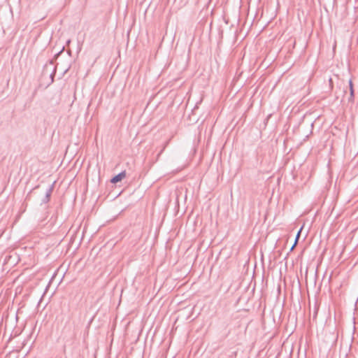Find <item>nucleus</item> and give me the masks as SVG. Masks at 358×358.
<instances>
[{
    "label": "nucleus",
    "mask_w": 358,
    "mask_h": 358,
    "mask_svg": "<svg viewBox=\"0 0 358 358\" xmlns=\"http://www.w3.org/2000/svg\"><path fill=\"white\" fill-rule=\"evenodd\" d=\"M55 183V182H54L52 185H50L48 187V188L46 189L45 195L42 200L43 203H46L50 201V196H51L53 189H54Z\"/></svg>",
    "instance_id": "nucleus-2"
},
{
    "label": "nucleus",
    "mask_w": 358,
    "mask_h": 358,
    "mask_svg": "<svg viewBox=\"0 0 358 358\" xmlns=\"http://www.w3.org/2000/svg\"><path fill=\"white\" fill-rule=\"evenodd\" d=\"M13 354V352L10 353L9 356L10 357L12 356Z\"/></svg>",
    "instance_id": "nucleus-11"
},
{
    "label": "nucleus",
    "mask_w": 358,
    "mask_h": 358,
    "mask_svg": "<svg viewBox=\"0 0 358 358\" xmlns=\"http://www.w3.org/2000/svg\"><path fill=\"white\" fill-rule=\"evenodd\" d=\"M20 57L22 55V50L20 51Z\"/></svg>",
    "instance_id": "nucleus-10"
},
{
    "label": "nucleus",
    "mask_w": 358,
    "mask_h": 358,
    "mask_svg": "<svg viewBox=\"0 0 358 358\" xmlns=\"http://www.w3.org/2000/svg\"><path fill=\"white\" fill-rule=\"evenodd\" d=\"M36 282H31L30 283H27L26 285H24V287L25 286L27 290H29V292H31L33 289L36 285Z\"/></svg>",
    "instance_id": "nucleus-7"
},
{
    "label": "nucleus",
    "mask_w": 358,
    "mask_h": 358,
    "mask_svg": "<svg viewBox=\"0 0 358 358\" xmlns=\"http://www.w3.org/2000/svg\"><path fill=\"white\" fill-rule=\"evenodd\" d=\"M125 177H126V171H123L119 173L118 174H117L116 176H113L110 179V182L115 184V183L121 181Z\"/></svg>",
    "instance_id": "nucleus-3"
},
{
    "label": "nucleus",
    "mask_w": 358,
    "mask_h": 358,
    "mask_svg": "<svg viewBox=\"0 0 358 358\" xmlns=\"http://www.w3.org/2000/svg\"><path fill=\"white\" fill-rule=\"evenodd\" d=\"M349 87H350V97L348 98V101H353L355 96V92L353 89V84L351 80L349 81Z\"/></svg>",
    "instance_id": "nucleus-5"
},
{
    "label": "nucleus",
    "mask_w": 358,
    "mask_h": 358,
    "mask_svg": "<svg viewBox=\"0 0 358 358\" xmlns=\"http://www.w3.org/2000/svg\"><path fill=\"white\" fill-rule=\"evenodd\" d=\"M169 143V141H166L164 145H163V148L162 149L160 150V152L158 153L157 156V160H158L159 156L162 155V153L164 152V150H165L166 145H168Z\"/></svg>",
    "instance_id": "nucleus-8"
},
{
    "label": "nucleus",
    "mask_w": 358,
    "mask_h": 358,
    "mask_svg": "<svg viewBox=\"0 0 358 358\" xmlns=\"http://www.w3.org/2000/svg\"><path fill=\"white\" fill-rule=\"evenodd\" d=\"M43 75L49 74L50 78V83H53L54 81V77L56 73V69L55 67L52 68V63L50 62L49 64H46L44 66Z\"/></svg>",
    "instance_id": "nucleus-1"
},
{
    "label": "nucleus",
    "mask_w": 358,
    "mask_h": 358,
    "mask_svg": "<svg viewBox=\"0 0 358 358\" xmlns=\"http://www.w3.org/2000/svg\"><path fill=\"white\" fill-rule=\"evenodd\" d=\"M301 231H302V227H301V229L298 231L297 234H296V238L294 239V243L293 244V245L292 246L290 250L292 251L294 248L295 246L297 245L298 243V241H299V239L300 238V236H301Z\"/></svg>",
    "instance_id": "nucleus-6"
},
{
    "label": "nucleus",
    "mask_w": 358,
    "mask_h": 358,
    "mask_svg": "<svg viewBox=\"0 0 358 358\" xmlns=\"http://www.w3.org/2000/svg\"><path fill=\"white\" fill-rule=\"evenodd\" d=\"M22 310H21V308H18L17 309V313H16V320L17 321H18L19 318H20V315L22 313Z\"/></svg>",
    "instance_id": "nucleus-9"
},
{
    "label": "nucleus",
    "mask_w": 358,
    "mask_h": 358,
    "mask_svg": "<svg viewBox=\"0 0 358 358\" xmlns=\"http://www.w3.org/2000/svg\"><path fill=\"white\" fill-rule=\"evenodd\" d=\"M22 292V286H17L15 289V300H16V302H19L20 303L22 301V299H20V295Z\"/></svg>",
    "instance_id": "nucleus-4"
}]
</instances>
